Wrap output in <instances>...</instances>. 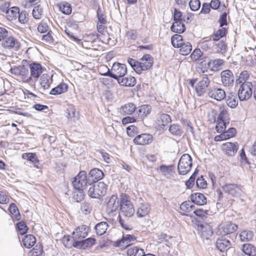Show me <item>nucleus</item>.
Returning a JSON list of instances; mask_svg holds the SVG:
<instances>
[{
	"label": "nucleus",
	"instance_id": "f257e3e1",
	"mask_svg": "<svg viewBox=\"0 0 256 256\" xmlns=\"http://www.w3.org/2000/svg\"><path fill=\"white\" fill-rule=\"evenodd\" d=\"M228 122L224 121V120H217L216 130L218 132L222 134L214 138L216 142L228 140L234 136L236 132L235 128H229L227 131H225L226 124H228Z\"/></svg>",
	"mask_w": 256,
	"mask_h": 256
},
{
	"label": "nucleus",
	"instance_id": "f03ea898",
	"mask_svg": "<svg viewBox=\"0 0 256 256\" xmlns=\"http://www.w3.org/2000/svg\"><path fill=\"white\" fill-rule=\"evenodd\" d=\"M134 213V208L129 196L126 194H122L120 198V213L119 216L130 218Z\"/></svg>",
	"mask_w": 256,
	"mask_h": 256
},
{
	"label": "nucleus",
	"instance_id": "7ed1b4c3",
	"mask_svg": "<svg viewBox=\"0 0 256 256\" xmlns=\"http://www.w3.org/2000/svg\"><path fill=\"white\" fill-rule=\"evenodd\" d=\"M101 68L105 69L107 72L102 74L104 76H110L118 80V79L123 77L127 72L126 66L125 64L119 62H114L110 71V69L106 66H103Z\"/></svg>",
	"mask_w": 256,
	"mask_h": 256
},
{
	"label": "nucleus",
	"instance_id": "20e7f679",
	"mask_svg": "<svg viewBox=\"0 0 256 256\" xmlns=\"http://www.w3.org/2000/svg\"><path fill=\"white\" fill-rule=\"evenodd\" d=\"M88 186V194L92 198H99L106 193L107 186L104 182H94Z\"/></svg>",
	"mask_w": 256,
	"mask_h": 256
},
{
	"label": "nucleus",
	"instance_id": "39448f33",
	"mask_svg": "<svg viewBox=\"0 0 256 256\" xmlns=\"http://www.w3.org/2000/svg\"><path fill=\"white\" fill-rule=\"evenodd\" d=\"M192 158L188 154H184L179 160L178 164V174L180 175H185L191 170L192 165Z\"/></svg>",
	"mask_w": 256,
	"mask_h": 256
},
{
	"label": "nucleus",
	"instance_id": "423d86ee",
	"mask_svg": "<svg viewBox=\"0 0 256 256\" xmlns=\"http://www.w3.org/2000/svg\"><path fill=\"white\" fill-rule=\"evenodd\" d=\"M211 76L202 75L195 86V90L198 96H202L207 91V88L210 84Z\"/></svg>",
	"mask_w": 256,
	"mask_h": 256
},
{
	"label": "nucleus",
	"instance_id": "0eeeda50",
	"mask_svg": "<svg viewBox=\"0 0 256 256\" xmlns=\"http://www.w3.org/2000/svg\"><path fill=\"white\" fill-rule=\"evenodd\" d=\"M252 87L250 82H247L240 85L238 91V96L240 101H246L252 96Z\"/></svg>",
	"mask_w": 256,
	"mask_h": 256
},
{
	"label": "nucleus",
	"instance_id": "6e6552de",
	"mask_svg": "<svg viewBox=\"0 0 256 256\" xmlns=\"http://www.w3.org/2000/svg\"><path fill=\"white\" fill-rule=\"evenodd\" d=\"M75 190H84L87 184L86 173L85 171H80L74 178L72 182Z\"/></svg>",
	"mask_w": 256,
	"mask_h": 256
},
{
	"label": "nucleus",
	"instance_id": "1a4fd4ad",
	"mask_svg": "<svg viewBox=\"0 0 256 256\" xmlns=\"http://www.w3.org/2000/svg\"><path fill=\"white\" fill-rule=\"evenodd\" d=\"M30 76L26 81L34 80L36 81L44 70V68L38 63L34 62L30 64Z\"/></svg>",
	"mask_w": 256,
	"mask_h": 256
},
{
	"label": "nucleus",
	"instance_id": "9d476101",
	"mask_svg": "<svg viewBox=\"0 0 256 256\" xmlns=\"http://www.w3.org/2000/svg\"><path fill=\"white\" fill-rule=\"evenodd\" d=\"M120 206V202L116 195H112L106 203V210L108 214H112Z\"/></svg>",
	"mask_w": 256,
	"mask_h": 256
},
{
	"label": "nucleus",
	"instance_id": "9b49d317",
	"mask_svg": "<svg viewBox=\"0 0 256 256\" xmlns=\"http://www.w3.org/2000/svg\"><path fill=\"white\" fill-rule=\"evenodd\" d=\"M2 46L6 49L17 48L20 46L18 41L13 36L8 35L2 41Z\"/></svg>",
	"mask_w": 256,
	"mask_h": 256
},
{
	"label": "nucleus",
	"instance_id": "f8f14e48",
	"mask_svg": "<svg viewBox=\"0 0 256 256\" xmlns=\"http://www.w3.org/2000/svg\"><path fill=\"white\" fill-rule=\"evenodd\" d=\"M238 229V226L231 222H227L220 226L219 230L222 236H226L234 233Z\"/></svg>",
	"mask_w": 256,
	"mask_h": 256
},
{
	"label": "nucleus",
	"instance_id": "ddd939ff",
	"mask_svg": "<svg viewBox=\"0 0 256 256\" xmlns=\"http://www.w3.org/2000/svg\"><path fill=\"white\" fill-rule=\"evenodd\" d=\"M88 227L85 225H82L78 227L72 232L74 240H76V242L80 241L85 238L88 236Z\"/></svg>",
	"mask_w": 256,
	"mask_h": 256
},
{
	"label": "nucleus",
	"instance_id": "4468645a",
	"mask_svg": "<svg viewBox=\"0 0 256 256\" xmlns=\"http://www.w3.org/2000/svg\"><path fill=\"white\" fill-rule=\"evenodd\" d=\"M222 188L226 193L232 196H238L242 192V188L240 186L234 184H226Z\"/></svg>",
	"mask_w": 256,
	"mask_h": 256
},
{
	"label": "nucleus",
	"instance_id": "2eb2a0df",
	"mask_svg": "<svg viewBox=\"0 0 256 256\" xmlns=\"http://www.w3.org/2000/svg\"><path fill=\"white\" fill-rule=\"evenodd\" d=\"M211 64V61L208 58L204 57L200 58L196 64V71L198 73H204L208 72Z\"/></svg>",
	"mask_w": 256,
	"mask_h": 256
},
{
	"label": "nucleus",
	"instance_id": "dca6fc26",
	"mask_svg": "<svg viewBox=\"0 0 256 256\" xmlns=\"http://www.w3.org/2000/svg\"><path fill=\"white\" fill-rule=\"evenodd\" d=\"M171 121V118L168 114H161L157 115L155 122L157 126L164 129V127Z\"/></svg>",
	"mask_w": 256,
	"mask_h": 256
},
{
	"label": "nucleus",
	"instance_id": "f3484780",
	"mask_svg": "<svg viewBox=\"0 0 256 256\" xmlns=\"http://www.w3.org/2000/svg\"><path fill=\"white\" fill-rule=\"evenodd\" d=\"M222 82L223 84L226 86H232L234 83V76L231 71L226 70L220 74Z\"/></svg>",
	"mask_w": 256,
	"mask_h": 256
},
{
	"label": "nucleus",
	"instance_id": "a211bd4d",
	"mask_svg": "<svg viewBox=\"0 0 256 256\" xmlns=\"http://www.w3.org/2000/svg\"><path fill=\"white\" fill-rule=\"evenodd\" d=\"M208 96L212 98L220 101L226 98V93L222 88H214L209 90Z\"/></svg>",
	"mask_w": 256,
	"mask_h": 256
},
{
	"label": "nucleus",
	"instance_id": "6ab92c4d",
	"mask_svg": "<svg viewBox=\"0 0 256 256\" xmlns=\"http://www.w3.org/2000/svg\"><path fill=\"white\" fill-rule=\"evenodd\" d=\"M230 242L229 240L222 237L217 239L216 246L217 248L221 252H224L230 247Z\"/></svg>",
	"mask_w": 256,
	"mask_h": 256
},
{
	"label": "nucleus",
	"instance_id": "aec40b11",
	"mask_svg": "<svg viewBox=\"0 0 256 256\" xmlns=\"http://www.w3.org/2000/svg\"><path fill=\"white\" fill-rule=\"evenodd\" d=\"M153 141L152 135L148 134H142L136 136L134 139L136 144H150Z\"/></svg>",
	"mask_w": 256,
	"mask_h": 256
},
{
	"label": "nucleus",
	"instance_id": "412c9836",
	"mask_svg": "<svg viewBox=\"0 0 256 256\" xmlns=\"http://www.w3.org/2000/svg\"><path fill=\"white\" fill-rule=\"evenodd\" d=\"M96 240L94 238H88L84 240H82L80 241H76L75 242V248L80 249H86L92 247L95 244Z\"/></svg>",
	"mask_w": 256,
	"mask_h": 256
},
{
	"label": "nucleus",
	"instance_id": "4be33fe9",
	"mask_svg": "<svg viewBox=\"0 0 256 256\" xmlns=\"http://www.w3.org/2000/svg\"><path fill=\"white\" fill-rule=\"evenodd\" d=\"M136 110V106L133 103H128L122 106L118 110L119 112L124 116L130 115Z\"/></svg>",
	"mask_w": 256,
	"mask_h": 256
},
{
	"label": "nucleus",
	"instance_id": "5701e85b",
	"mask_svg": "<svg viewBox=\"0 0 256 256\" xmlns=\"http://www.w3.org/2000/svg\"><path fill=\"white\" fill-rule=\"evenodd\" d=\"M140 61L142 70H148L152 66L153 58L150 54H144Z\"/></svg>",
	"mask_w": 256,
	"mask_h": 256
},
{
	"label": "nucleus",
	"instance_id": "b1692460",
	"mask_svg": "<svg viewBox=\"0 0 256 256\" xmlns=\"http://www.w3.org/2000/svg\"><path fill=\"white\" fill-rule=\"evenodd\" d=\"M190 200L193 203L199 206H202L206 203V198L202 194L196 192L192 194Z\"/></svg>",
	"mask_w": 256,
	"mask_h": 256
},
{
	"label": "nucleus",
	"instance_id": "393cba45",
	"mask_svg": "<svg viewBox=\"0 0 256 256\" xmlns=\"http://www.w3.org/2000/svg\"><path fill=\"white\" fill-rule=\"evenodd\" d=\"M136 240V238L134 236L128 234H124L122 239L118 242V246H128L132 242Z\"/></svg>",
	"mask_w": 256,
	"mask_h": 256
},
{
	"label": "nucleus",
	"instance_id": "a878e982",
	"mask_svg": "<svg viewBox=\"0 0 256 256\" xmlns=\"http://www.w3.org/2000/svg\"><path fill=\"white\" fill-rule=\"evenodd\" d=\"M150 206L147 203H142L138 206L136 214L138 218H142L146 216L150 211Z\"/></svg>",
	"mask_w": 256,
	"mask_h": 256
},
{
	"label": "nucleus",
	"instance_id": "bb28decb",
	"mask_svg": "<svg viewBox=\"0 0 256 256\" xmlns=\"http://www.w3.org/2000/svg\"><path fill=\"white\" fill-rule=\"evenodd\" d=\"M118 82L121 85L126 86H133L136 84V80L134 77L129 76L125 78H121L118 79Z\"/></svg>",
	"mask_w": 256,
	"mask_h": 256
},
{
	"label": "nucleus",
	"instance_id": "cd10ccee",
	"mask_svg": "<svg viewBox=\"0 0 256 256\" xmlns=\"http://www.w3.org/2000/svg\"><path fill=\"white\" fill-rule=\"evenodd\" d=\"M242 250L248 256H256V248L250 244H242Z\"/></svg>",
	"mask_w": 256,
	"mask_h": 256
},
{
	"label": "nucleus",
	"instance_id": "c85d7f7f",
	"mask_svg": "<svg viewBox=\"0 0 256 256\" xmlns=\"http://www.w3.org/2000/svg\"><path fill=\"white\" fill-rule=\"evenodd\" d=\"M221 149L228 156H234L236 152L238 145H222Z\"/></svg>",
	"mask_w": 256,
	"mask_h": 256
},
{
	"label": "nucleus",
	"instance_id": "c756f323",
	"mask_svg": "<svg viewBox=\"0 0 256 256\" xmlns=\"http://www.w3.org/2000/svg\"><path fill=\"white\" fill-rule=\"evenodd\" d=\"M52 80L48 74H43L40 78V84L41 88L45 90L48 89L50 86Z\"/></svg>",
	"mask_w": 256,
	"mask_h": 256
},
{
	"label": "nucleus",
	"instance_id": "7c9ffc66",
	"mask_svg": "<svg viewBox=\"0 0 256 256\" xmlns=\"http://www.w3.org/2000/svg\"><path fill=\"white\" fill-rule=\"evenodd\" d=\"M239 238L242 242H248L252 240L254 232L251 230H244L239 234Z\"/></svg>",
	"mask_w": 256,
	"mask_h": 256
},
{
	"label": "nucleus",
	"instance_id": "2f4dec72",
	"mask_svg": "<svg viewBox=\"0 0 256 256\" xmlns=\"http://www.w3.org/2000/svg\"><path fill=\"white\" fill-rule=\"evenodd\" d=\"M10 72L12 74L22 76H24L28 72V70L23 65L18 66L12 68Z\"/></svg>",
	"mask_w": 256,
	"mask_h": 256
},
{
	"label": "nucleus",
	"instance_id": "473e14b6",
	"mask_svg": "<svg viewBox=\"0 0 256 256\" xmlns=\"http://www.w3.org/2000/svg\"><path fill=\"white\" fill-rule=\"evenodd\" d=\"M36 238L32 234L26 235L22 238V244L25 248H31L36 243Z\"/></svg>",
	"mask_w": 256,
	"mask_h": 256
},
{
	"label": "nucleus",
	"instance_id": "72a5a7b5",
	"mask_svg": "<svg viewBox=\"0 0 256 256\" xmlns=\"http://www.w3.org/2000/svg\"><path fill=\"white\" fill-rule=\"evenodd\" d=\"M67 90V84L64 83H60L56 87L52 88L50 94L52 95H58L66 92Z\"/></svg>",
	"mask_w": 256,
	"mask_h": 256
},
{
	"label": "nucleus",
	"instance_id": "f704fd0d",
	"mask_svg": "<svg viewBox=\"0 0 256 256\" xmlns=\"http://www.w3.org/2000/svg\"><path fill=\"white\" fill-rule=\"evenodd\" d=\"M151 112V106L150 105H142L138 108L137 112L138 116L143 118L147 116Z\"/></svg>",
	"mask_w": 256,
	"mask_h": 256
},
{
	"label": "nucleus",
	"instance_id": "c9c22d12",
	"mask_svg": "<svg viewBox=\"0 0 256 256\" xmlns=\"http://www.w3.org/2000/svg\"><path fill=\"white\" fill-rule=\"evenodd\" d=\"M89 176L93 181H96L101 180L104 176L103 172L98 168H94L92 169L89 172Z\"/></svg>",
	"mask_w": 256,
	"mask_h": 256
},
{
	"label": "nucleus",
	"instance_id": "e433bc0d",
	"mask_svg": "<svg viewBox=\"0 0 256 256\" xmlns=\"http://www.w3.org/2000/svg\"><path fill=\"white\" fill-rule=\"evenodd\" d=\"M144 250L138 246H132L128 248V256H143Z\"/></svg>",
	"mask_w": 256,
	"mask_h": 256
},
{
	"label": "nucleus",
	"instance_id": "4c0bfd02",
	"mask_svg": "<svg viewBox=\"0 0 256 256\" xmlns=\"http://www.w3.org/2000/svg\"><path fill=\"white\" fill-rule=\"evenodd\" d=\"M19 13L20 10L18 7L16 6L10 8L6 11V17L10 20H16Z\"/></svg>",
	"mask_w": 256,
	"mask_h": 256
},
{
	"label": "nucleus",
	"instance_id": "58836bf2",
	"mask_svg": "<svg viewBox=\"0 0 256 256\" xmlns=\"http://www.w3.org/2000/svg\"><path fill=\"white\" fill-rule=\"evenodd\" d=\"M183 21H176L174 22L172 24L170 29L171 30L176 33H182L186 30L184 24L182 23Z\"/></svg>",
	"mask_w": 256,
	"mask_h": 256
},
{
	"label": "nucleus",
	"instance_id": "ea45409f",
	"mask_svg": "<svg viewBox=\"0 0 256 256\" xmlns=\"http://www.w3.org/2000/svg\"><path fill=\"white\" fill-rule=\"evenodd\" d=\"M108 224L105 222L97 224L94 227L96 234L99 236L104 234L108 229Z\"/></svg>",
	"mask_w": 256,
	"mask_h": 256
},
{
	"label": "nucleus",
	"instance_id": "a19ab883",
	"mask_svg": "<svg viewBox=\"0 0 256 256\" xmlns=\"http://www.w3.org/2000/svg\"><path fill=\"white\" fill-rule=\"evenodd\" d=\"M184 42L182 36L180 34H174L171 38L172 44L174 48H179Z\"/></svg>",
	"mask_w": 256,
	"mask_h": 256
},
{
	"label": "nucleus",
	"instance_id": "79ce46f5",
	"mask_svg": "<svg viewBox=\"0 0 256 256\" xmlns=\"http://www.w3.org/2000/svg\"><path fill=\"white\" fill-rule=\"evenodd\" d=\"M180 53L183 56L188 54L192 50V46L190 42H184L180 47Z\"/></svg>",
	"mask_w": 256,
	"mask_h": 256
},
{
	"label": "nucleus",
	"instance_id": "37998d69",
	"mask_svg": "<svg viewBox=\"0 0 256 256\" xmlns=\"http://www.w3.org/2000/svg\"><path fill=\"white\" fill-rule=\"evenodd\" d=\"M128 61L131 67L138 74H140L142 71L141 67L140 61L138 62L136 60L128 58Z\"/></svg>",
	"mask_w": 256,
	"mask_h": 256
},
{
	"label": "nucleus",
	"instance_id": "c03bdc74",
	"mask_svg": "<svg viewBox=\"0 0 256 256\" xmlns=\"http://www.w3.org/2000/svg\"><path fill=\"white\" fill-rule=\"evenodd\" d=\"M180 209L184 212H190L194 210V206L192 202L186 201L181 204Z\"/></svg>",
	"mask_w": 256,
	"mask_h": 256
},
{
	"label": "nucleus",
	"instance_id": "a18cd8bd",
	"mask_svg": "<svg viewBox=\"0 0 256 256\" xmlns=\"http://www.w3.org/2000/svg\"><path fill=\"white\" fill-rule=\"evenodd\" d=\"M200 228V235L204 238L208 239L212 236V232L209 226H204L202 225Z\"/></svg>",
	"mask_w": 256,
	"mask_h": 256
},
{
	"label": "nucleus",
	"instance_id": "49530a36",
	"mask_svg": "<svg viewBox=\"0 0 256 256\" xmlns=\"http://www.w3.org/2000/svg\"><path fill=\"white\" fill-rule=\"evenodd\" d=\"M59 10L64 14H69L72 12L70 4L67 2H62L58 5Z\"/></svg>",
	"mask_w": 256,
	"mask_h": 256
},
{
	"label": "nucleus",
	"instance_id": "de8ad7c7",
	"mask_svg": "<svg viewBox=\"0 0 256 256\" xmlns=\"http://www.w3.org/2000/svg\"><path fill=\"white\" fill-rule=\"evenodd\" d=\"M62 242L66 248H70L72 246L75 247L76 240H74L73 236L71 238L69 236H64L62 239Z\"/></svg>",
	"mask_w": 256,
	"mask_h": 256
},
{
	"label": "nucleus",
	"instance_id": "09e8293b",
	"mask_svg": "<svg viewBox=\"0 0 256 256\" xmlns=\"http://www.w3.org/2000/svg\"><path fill=\"white\" fill-rule=\"evenodd\" d=\"M170 132L173 135L180 136L182 134V130L180 126L177 124H173L169 128Z\"/></svg>",
	"mask_w": 256,
	"mask_h": 256
},
{
	"label": "nucleus",
	"instance_id": "8fccbe9b",
	"mask_svg": "<svg viewBox=\"0 0 256 256\" xmlns=\"http://www.w3.org/2000/svg\"><path fill=\"white\" fill-rule=\"evenodd\" d=\"M8 210L13 215V218L16 220H18L20 218V215L17 206L14 203L11 204Z\"/></svg>",
	"mask_w": 256,
	"mask_h": 256
},
{
	"label": "nucleus",
	"instance_id": "3c124183",
	"mask_svg": "<svg viewBox=\"0 0 256 256\" xmlns=\"http://www.w3.org/2000/svg\"><path fill=\"white\" fill-rule=\"evenodd\" d=\"M249 74L247 71H242L240 74L238 78L236 80V82H238L242 84L247 82L246 80L249 78Z\"/></svg>",
	"mask_w": 256,
	"mask_h": 256
},
{
	"label": "nucleus",
	"instance_id": "603ef678",
	"mask_svg": "<svg viewBox=\"0 0 256 256\" xmlns=\"http://www.w3.org/2000/svg\"><path fill=\"white\" fill-rule=\"evenodd\" d=\"M84 190H75L73 193V198L77 202L82 200L84 198Z\"/></svg>",
	"mask_w": 256,
	"mask_h": 256
},
{
	"label": "nucleus",
	"instance_id": "864d4df0",
	"mask_svg": "<svg viewBox=\"0 0 256 256\" xmlns=\"http://www.w3.org/2000/svg\"><path fill=\"white\" fill-rule=\"evenodd\" d=\"M226 29L224 28L218 30L215 34L212 36L214 41H218L221 38L226 35Z\"/></svg>",
	"mask_w": 256,
	"mask_h": 256
},
{
	"label": "nucleus",
	"instance_id": "5fc2aeb1",
	"mask_svg": "<svg viewBox=\"0 0 256 256\" xmlns=\"http://www.w3.org/2000/svg\"><path fill=\"white\" fill-rule=\"evenodd\" d=\"M76 110L73 106H70L66 110V116L68 120H74L76 117Z\"/></svg>",
	"mask_w": 256,
	"mask_h": 256
},
{
	"label": "nucleus",
	"instance_id": "6e6d98bb",
	"mask_svg": "<svg viewBox=\"0 0 256 256\" xmlns=\"http://www.w3.org/2000/svg\"><path fill=\"white\" fill-rule=\"evenodd\" d=\"M18 14V21L20 22L22 24H26L28 20V13L24 10H22Z\"/></svg>",
	"mask_w": 256,
	"mask_h": 256
},
{
	"label": "nucleus",
	"instance_id": "4d7b16f0",
	"mask_svg": "<svg viewBox=\"0 0 256 256\" xmlns=\"http://www.w3.org/2000/svg\"><path fill=\"white\" fill-rule=\"evenodd\" d=\"M202 52L200 49L196 48L192 52L190 56L191 60L193 61L199 60L202 56Z\"/></svg>",
	"mask_w": 256,
	"mask_h": 256
},
{
	"label": "nucleus",
	"instance_id": "13d9d810",
	"mask_svg": "<svg viewBox=\"0 0 256 256\" xmlns=\"http://www.w3.org/2000/svg\"><path fill=\"white\" fill-rule=\"evenodd\" d=\"M216 50L218 52L223 53L226 50V45L223 40L218 41L215 44Z\"/></svg>",
	"mask_w": 256,
	"mask_h": 256
},
{
	"label": "nucleus",
	"instance_id": "bf43d9fd",
	"mask_svg": "<svg viewBox=\"0 0 256 256\" xmlns=\"http://www.w3.org/2000/svg\"><path fill=\"white\" fill-rule=\"evenodd\" d=\"M17 228L19 233L21 235H23L26 233L28 228L24 222H20L16 224Z\"/></svg>",
	"mask_w": 256,
	"mask_h": 256
},
{
	"label": "nucleus",
	"instance_id": "052dcab7",
	"mask_svg": "<svg viewBox=\"0 0 256 256\" xmlns=\"http://www.w3.org/2000/svg\"><path fill=\"white\" fill-rule=\"evenodd\" d=\"M42 13V10L40 6H35L32 10L33 17L36 19H40Z\"/></svg>",
	"mask_w": 256,
	"mask_h": 256
},
{
	"label": "nucleus",
	"instance_id": "680f3d73",
	"mask_svg": "<svg viewBox=\"0 0 256 256\" xmlns=\"http://www.w3.org/2000/svg\"><path fill=\"white\" fill-rule=\"evenodd\" d=\"M189 6L191 10L196 11L199 10L200 6V2L199 0H190Z\"/></svg>",
	"mask_w": 256,
	"mask_h": 256
},
{
	"label": "nucleus",
	"instance_id": "e2e57ef3",
	"mask_svg": "<svg viewBox=\"0 0 256 256\" xmlns=\"http://www.w3.org/2000/svg\"><path fill=\"white\" fill-rule=\"evenodd\" d=\"M22 158L24 159L30 160L32 162H38L36 158V155L33 153H24L22 155Z\"/></svg>",
	"mask_w": 256,
	"mask_h": 256
},
{
	"label": "nucleus",
	"instance_id": "0e129e2a",
	"mask_svg": "<svg viewBox=\"0 0 256 256\" xmlns=\"http://www.w3.org/2000/svg\"><path fill=\"white\" fill-rule=\"evenodd\" d=\"M174 22L184 21V18L182 16V12L176 8L174 10Z\"/></svg>",
	"mask_w": 256,
	"mask_h": 256
},
{
	"label": "nucleus",
	"instance_id": "69168bd1",
	"mask_svg": "<svg viewBox=\"0 0 256 256\" xmlns=\"http://www.w3.org/2000/svg\"><path fill=\"white\" fill-rule=\"evenodd\" d=\"M97 16L98 20V23H100L101 24H106V16L103 14L102 10L100 8H98L97 10Z\"/></svg>",
	"mask_w": 256,
	"mask_h": 256
},
{
	"label": "nucleus",
	"instance_id": "338daca9",
	"mask_svg": "<svg viewBox=\"0 0 256 256\" xmlns=\"http://www.w3.org/2000/svg\"><path fill=\"white\" fill-rule=\"evenodd\" d=\"M196 186L200 188H204L206 187V182L204 180L202 176L197 178L196 181Z\"/></svg>",
	"mask_w": 256,
	"mask_h": 256
},
{
	"label": "nucleus",
	"instance_id": "774afa93",
	"mask_svg": "<svg viewBox=\"0 0 256 256\" xmlns=\"http://www.w3.org/2000/svg\"><path fill=\"white\" fill-rule=\"evenodd\" d=\"M208 209L198 208L194 210V213L198 216L203 218L208 214Z\"/></svg>",
	"mask_w": 256,
	"mask_h": 256
}]
</instances>
